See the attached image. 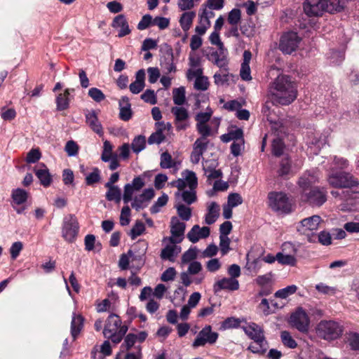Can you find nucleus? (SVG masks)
<instances>
[{
  "label": "nucleus",
  "mask_w": 359,
  "mask_h": 359,
  "mask_svg": "<svg viewBox=\"0 0 359 359\" xmlns=\"http://www.w3.org/2000/svg\"><path fill=\"white\" fill-rule=\"evenodd\" d=\"M270 106L287 105L297 98L295 83L286 75H279L269 87Z\"/></svg>",
  "instance_id": "nucleus-1"
},
{
  "label": "nucleus",
  "mask_w": 359,
  "mask_h": 359,
  "mask_svg": "<svg viewBox=\"0 0 359 359\" xmlns=\"http://www.w3.org/2000/svg\"><path fill=\"white\" fill-rule=\"evenodd\" d=\"M349 0H305L304 13L309 17L322 16L325 12L341 11Z\"/></svg>",
  "instance_id": "nucleus-2"
},
{
  "label": "nucleus",
  "mask_w": 359,
  "mask_h": 359,
  "mask_svg": "<svg viewBox=\"0 0 359 359\" xmlns=\"http://www.w3.org/2000/svg\"><path fill=\"white\" fill-rule=\"evenodd\" d=\"M182 175L185 177L188 189H184L182 191H177L175 194V201H182V203L184 202L187 205H191L197 200L196 189L198 186V179L195 172L188 170L183 171Z\"/></svg>",
  "instance_id": "nucleus-3"
},
{
  "label": "nucleus",
  "mask_w": 359,
  "mask_h": 359,
  "mask_svg": "<svg viewBox=\"0 0 359 359\" xmlns=\"http://www.w3.org/2000/svg\"><path fill=\"white\" fill-rule=\"evenodd\" d=\"M330 186L334 188H355L359 186V180L348 172L332 170L327 177Z\"/></svg>",
  "instance_id": "nucleus-4"
},
{
  "label": "nucleus",
  "mask_w": 359,
  "mask_h": 359,
  "mask_svg": "<svg viewBox=\"0 0 359 359\" xmlns=\"http://www.w3.org/2000/svg\"><path fill=\"white\" fill-rule=\"evenodd\" d=\"M127 332L126 326H121V320L115 314L109 316L103 330V335L105 338L111 339L115 343H119Z\"/></svg>",
  "instance_id": "nucleus-5"
},
{
  "label": "nucleus",
  "mask_w": 359,
  "mask_h": 359,
  "mask_svg": "<svg viewBox=\"0 0 359 359\" xmlns=\"http://www.w3.org/2000/svg\"><path fill=\"white\" fill-rule=\"evenodd\" d=\"M323 222V220L319 215H313L301 220L297 225V230L299 233L306 236L310 243H315L316 235L313 231L318 230Z\"/></svg>",
  "instance_id": "nucleus-6"
},
{
  "label": "nucleus",
  "mask_w": 359,
  "mask_h": 359,
  "mask_svg": "<svg viewBox=\"0 0 359 359\" xmlns=\"http://www.w3.org/2000/svg\"><path fill=\"white\" fill-rule=\"evenodd\" d=\"M316 332L322 339L332 341L339 338L342 334L343 327L335 321L322 320L317 326Z\"/></svg>",
  "instance_id": "nucleus-7"
},
{
  "label": "nucleus",
  "mask_w": 359,
  "mask_h": 359,
  "mask_svg": "<svg viewBox=\"0 0 359 359\" xmlns=\"http://www.w3.org/2000/svg\"><path fill=\"white\" fill-rule=\"evenodd\" d=\"M268 199L269 207L275 211L288 212L291 210V202L283 192H270Z\"/></svg>",
  "instance_id": "nucleus-8"
},
{
  "label": "nucleus",
  "mask_w": 359,
  "mask_h": 359,
  "mask_svg": "<svg viewBox=\"0 0 359 359\" xmlns=\"http://www.w3.org/2000/svg\"><path fill=\"white\" fill-rule=\"evenodd\" d=\"M326 191L318 187L305 189L301 194V200L312 206H320L326 201Z\"/></svg>",
  "instance_id": "nucleus-9"
},
{
  "label": "nucleus",
  "mask_w": 359,
  "mask_h": 359,
  "mask_svg": "<svg viewBox=\"0 0 359 359\" xmlns=\"http://www.w3.org/2000/svg\"><path fill=\"white\" fill-rule=\"evenodd\" d=\"M79 222L76 217L73 215H69L65 217L62 226V237L69 242H73L79 231Z\"/></svg>",
  "instance_id": "nucleus-10"
},
{
  "label": "nucleus",
  "mask_w": 359,
  "mask_h": 359,
  "mask_svg": "<svg viewBox=\"0 0 359 359\" xmlns=\"http://www.w3.org/2000/svg\"><path fill=\"white\" fill-rule=\"evenodd\" d=\"M301 41V38L296 32H289L285 33L280 38L279 48L285 54H291L296 50Z\"/></svg>",
  "instance_id": "nucleus-11"
},
{
  "label": "nucleus",
  "mask_w": 359,
  "mask_h": 359,
  "mask_svg": "<svg viewBox=\"0 0 359 359\" xmlns=\"http://www.w3.org/2000/svg\"><path fill=\"white\" fill-rule=\"evenodd\" d=\"M290 323L299 332L304 333L309 330L310 320L306 312L299 308L291 315Z\"/></svg>",
  "instance_id": "nucleus-12"
},
{
  "label": "nucleus",
  "mask_w": 359,
  "mask_h": 359,
  "mask_svg": "<svg viewBox=\"0 0 359 359\" xmlns=\"http://www.w3.org/2000/svg\"><path fill=\"white\" fill-rule=\"evenodd\" d=\"M171 113L175 116V125L177 130H184L190 126L189 113L185 107H173L171 108Z\"/></svg>",
  "instance_id": "nucleus-13"
},
{
  "label": "nucleus",
  "mask_w": 359,
  "mask_h": 359,
  "mask_svg": "<svg viewBox=\"0 0 359 359\" xmlns=\"http://www.w3.org/2000/svg\"><path fill=\"white\" fill-rule=\"evenodd\" d=\"M186 224L181 222L178 217H172L170 221V233L171 236L165 238L163 241H169L172 243H180L182 241L181 238L185 231Z\"/></svg>",
  "instance_id": "nucleus-14"
},
{
  "label": "nucleus",
  "mask_w": 359,
  "mask_h": 359,
  "mask_svg": "<svg viewBox=\"0 0 359 359\" xmlns=\"http://www.w3.org/2000/svg\"><path fill=\"white\" fill-rule=\"evenodd\" d=\"M11 198L14 210L18 214H23L27 208L25 203L29 198V193L22 189L18 188L12 191Z\"/></svg>",
  "instance_id": "nucleus-15"
},
{
  "label": "nucleus",
  "mask_w": 359,
  "mask_h": 359,
  "mask_svg": "<svg viewBox=\"0 0 359 359\" xmlns=\"http://www.w3.org/2000/svg\"><path fill=\"white\" fill-rule=\"evenodd\" d=\"M188 80L195 79L194 88L198 90L204 91L208 88L209 82L208 77L203 76V69L198 68L196 69H189L187 73Z\"/></svg>",
  "instance_id": "nucleus-16"
},
{
  "label": "nucleus",
  "mask_w": 359,
  "mask_h": 359,
  "mask_svg": "<svg viewBox=\"0 0 359 359\" xmlns=\"http://www.w3.org/2000/svg\"><path fill=\"white\" fill-rule=\"evenodd\" d=\"M262 112L270 122L271 130L276 133L277 137H279L280 133H285L284 127L282 123L277 119L274 109H271L269 102H266L262 109Z\"/></svg>",
  "instance_id": "nucleus-17"
},
{
  "label": "nucleus",
  "mask_w": 359,
  "mask_h": 359,
  "mask_svg": "<svg viewBox=\"0 0 359 359\" xmlns=\"http://www.w3.org/2000/svg\"><path fill=\"white\" fill-rule=\"evenodd\" d=\"M217 337V333L212 332L210 326H206L199 332L193 343V346L198 347L204 346L206 343L213 344L216 341Z\"/></svg>",
  "instance_id": "nucleus-18"
},
{
  "label": "nucleus",
  "mask_w": 359,
  "mask_h": 359,
  "mask_svg": "<svg viewBox=\"0 0 359 359\" xmlns=\"http://www.w3.org/2000/svg\"><path fill=\"white\" fill-rule=\"evenodd\" d=\"M245 333L252 339L256 345H262L264 342L263 330L255 323H250L243 327Z\"/></svg>",
  "instance_id": "nucleus-19"
},
{
  "label": "nucleus",
  "mask_w": 359,
  "mask_h": 359,
  "mask_svg": "<svg viewBox=\"0 0 359 359\" xmlns=\"http://www.w3.org/2000/svg\"><path fill=\"white\" fill-rule=\"evenodd\" d=\"M239 288V282L237 279L231 278H223L214 283L213 290L218 292L222 290L235 291Z\"/></svg>",
  "instance_id": "nucleus-20"
},
{
  "label": "nucleus",
  "mask_w": 359,
  "mask_h": 359,
  "mask_svg": "<svg viewBox=\"0 0 359 359\" xmlns=\"http://www.w3.org/2000/svg\"><path fill=\"white\" fill-rule=\"evenodd\" d=\"M210 230L208 226L200 227L194 225L187 233L188 239L193 243H196L201 238H208L210 236Z\"/></svg>",
  "instance_id": "nucleus-21"
},
{
  "label": "nucleus",
  "mask_w": 359,
  "mask_h": 359,
  "mask_svg": "<svg viewBox=\"0 0 359 359\" xmlns=\"http://www.w3.org/2000/svg\"><path fill=\"white\" fill-rule=\"evenodd\" d=\"M156 131L152 133L148 139V143L149 144H158L161 143L165 139V136L163 134V130H165L167 127L169 129L171 126L169 123L165 124L163 122H158L156 123Z\"/></svg>",
  "instance_id": "nucleus-22"
},
{
  "label": "nucleus",
  "mask_w": 359,
  "mask_h": 359,
  "mask_svg": "<svg viewBox=\"0 0 359 359\" xmlns=\"http://www.w3.org/2000/svg\"><path fill=\"white\" fill-rule=\"evenodd\" d=\"M112 27L118 29V37H123L130 33L128 23L123 15H118L113 20Z\"/></svg>",
  "instance_id": "nucleus-23"
},
{
  "label": "nucleus",
  "mask_w": 359,
  "mask_h": 359,
  "mask_svg": "<svg viewBox=\"0 0 359 359\" xmlns=\"http://www.w3.org/2000/svg\"><path fill=\"white\" fill-rule=\"evenodd\" d=\"M251 57V53L249 50H245L243 53V61L240 70V76L243 81H250L252 79L250 67Z\"/></svg>",
  "instance_id": "nucleus-24"
},
{
  "label": "nucleus",
  "mask_w": 359,
  "mask_h": 359,
  "mask_svg": "<svg viewBox=\"0 0 359 359\" xmlns=\"http://www.w3.org/2000/svg\"><path fill=\"white\" fill-rule=\"evenodd\" d=\"M161 251V257L163 259L170 262L175 261V257L181 252V248L176 245L177 243L169 242Z\"/></svg>",
  "instance_id": "nucleus-25"
},
{
  "label": "nucleus",
  "mask_w": 359,
  "mask_h": 359,
  "mask_svg": "<svg viewBox=\"0 0 359 359\" xmlns=\"http://www.w3.org/2000/svg\"><path fill=\"white\" fill-rule=\"evenodd\" d=\"M86 123L89 127L97 134L102 135L103 130L95 111H88L86 114Z\"/></svg>",
  "instance_id": "nucleus-26"
},
{
  "label": "nucleus",
  "mask_w": 359,
  "mask_h": 359,
  "mask_svg": "<svg viewBox=\"0 0 359 359\" xmlns=\"http://www.w3.org/2000/svg\"><path fill=\"white\" fill-rule=\"evenodd\" d=\"M145 72L144 69H140L135 76V81L130 83L129 88L133 94H138L144 88L145 86Z\"/></svg>",
  "instance_id": "nucleus-27"
},
{
  "label": "nucleus",
  "mask_w": 359,
  "mask_h": 359,
  "mask_svg": "<svg viewBox=\"0 0 359 359\" xmlns=\"http://www.w3.org/2000/svg\"><path fill=\"white\" fill-rule=\"evenodd\" d=\"M131 105L128 97H122L119 100L120 118L123 121H127L132 117Z\"/></svg>",
  "instance_id": "nucleus-28"
},
{
  "label": "nucleus",
  "mask_w": 359,
  "mask_h": 359,
  "mask_svg": "<svg viewBox=\"0 0 359 359\" xmlns=\"http://www.w3.org/2000/svg\"><path fill=\"white\" fill-rule=\"evenodd\" d=\"M196 15L195 11H186L181 15L179 23L184 32H187L190 29Z\"/></svg>",
  "instance_id": "nucleus-29"
},
{
  "label": "nucleus",
  "mask_w": 359,
  "mask_h": 359,
  "mask_svg": "<svg viewBox=\"0 0 359 359\" xmlns=\"http://www.w3.org/2000/svg\"><path fill=\"white\" fill-rule=\"evenodd\" d=\"M74 89L67 88L65 90L64 93H60L57 95L55 99L57 109L58 111L66 110L69 107V95L71 91H73Z\"/></svg>",
  "instance_id": "nucleus-30"
},
{
  "label": "nucleus",
  "mask_w": 359,
  "mask_h": 359,
  "mask_svg": "<svg viewBox=\"0 0 359 359\" xmlns=\"http://www.w3.org/2000/svg\"><path fill=\"white\" fill-rule=\"evenodd\" d=\"M208 212L205 217L206 224L210 225L216 222L219 215V206L215 202L210 203L208 208Z\"/></svg>",
  "instance_id": "nucleus-31"
},
{
  "label": "nucleus",
  "mask_w": 359,
  "mask_h": 359,
  "mask_svg": "<svg viewBox=\"0 0 359 359\" xmlns=\"http://www.w3.org/2000/svg\"><path fill=\"white\" fill-rule=\"evenodd\" d=\"M43 168L35 169V174L40 180L41 184L44 187H48L52 182V177L46 166L42 163Z\"/></svg>",
  "instance_id": "nucleus-32"
},
{
  "label": "nucleus",
  "mask_w": 359,
  "mask_h": 359,
  "mask_svg": "<svg viewBox=\"0 0 359 359\" xmlns=\"http://www.w3.org/2000/svg\"><path fill=\"white\" fill-rule=\"evenodd\" d=\"M83 326V318L81 315L74 314L71 323V334L74 339L76 338Z\"/></svg>",
  "instance_id": "nucleus-33"
},
{
  "label": "nucleus",
  "mask_w": 359,
  "mask_h": 359,
  "mask_svg": "<svg viewBox=\"0 0 359 359\" xmlns=\"http://www.w3.org/2000/svg\"><path fill=\"white\" fill-rule=\"evenodd\" d=\"M198 25L195 27V32L199 35H204L210 27L211 22L207 17L198 12Z\"/></svg>",
  "instance_id": "nucleus-34"
},
{
  "label": "nucleus",
  "mask_w": 359,
  "mask_h": 359,
  "mask_svg": "<svg viewBox=\"0 0 359 359\" xmlns=\"http://www.w3.org/2000/svg\"><path fill=\"white\" fill-rule=\"evenodd\" d=\"M175 208L178 216L184 221H189L191 217V208L186 206L182 201H175Z\"/></svg>",
  "instance_id": "nucleus-35"
},
{
  "label": "nucleus",
  "mask_w": 359,
  "mask_h": 359,
  "mask_svg": "<svg viewBox=\"0 0 359 359\" xmlns=\"http://www.w3.org/2000/svg\"><path fill=\"white\" fill-rule=\"evenodd\" d=\"M208 164H212L213 166H216L217 163L215 161H205L203 164V170L208 180H216L222 176V172L219 170L209 169Z\"/></svg>",
  "instance_id": "nucleus-36"
},
{
  "label": "nucleus",
  "mask_w": 359,
  "mask_h": 359,
  "mask_svg": "<svg viewBox=\"0 0 359 359\" xmlns=\"http://www.w3.org/2000/svg\"><path fill=\"white\" fill-rule=\"evenodd\" d=\"M221 140L224 142H233L243 140V132L241 128L231 130L227 134L221 136Z\"/></svg>",
  "instance_id": "nucleus-37"
},
{
  "label": "nucleus",
  "mask_w": 359,
  "mask_h": 359,
  "mask_svg": "<svg viewBox=\"0 0 359 359\" xmlns=\"http://www.w3.org/2000/svg\"><path fill=\"white\" fill-rule=\"evenodd\" d=\"M172 99L174 103L177 105V107H180L184 104L186 101L185 88L184 87H180L173 89Z\"/></svg>",
  "instance_id": "nucleus-38"
},
{
  "label": "nucleus",
  "mask_w": 359,
  "mask_h": 359,
  "mask_svg": "<svg viewBox=\"0 0 359 359\" xmlns=\"http://www.w3.org/2000/svg\"><path fill=\"white\" fill-rule=\"evenodd\" d=\"M108 189L106 193V198L112 201H114L116 203H119L121 200V191L117 186L106 187Z\"/></svg>",
  "instance_id": "nucleus-39"
},
{
  "label": "nucleus",
  "mask_w": 359,
  "mask_h": 359,
  "mask_svg": "<svg viewBox=\"0 0 359 359\" xmlns=\"http://www.w3.org/2000/svg\"><path fill=\"white\" fill-rule=\"evenodd\" d=\"M177 162L172 159L168 152H163L161 155L160 166L163 169H168L176 166Z\"/></svg>",
  "instance_id": "nucleus-40"
},
{
  "label": "nucleus",
  "mask_w": 359,
  "mask_h": 359,
  "mask_svg": "<svg viewBox=\"0 0 359 359\" xmlns=\"http://www.w3.org/2000/svg\"><path fill=\"white\" fill-rule=\"evenodd\" d=\"M276 258L278 263L284 265L294 266L297 263L295 255L277 253Z\"/></svg>",
  "instance_id": "nucleus-41"
},
{
  "label": "nucleus",
  "mask_w": 359,
  "mask_h": 359,
  "mask_svg": "<svg viewBox=\"0 0 359 359\" xmlns=\"http://www.w3.org/2000/svg\"><path fill=\"white\" fill-rule=\"evenodd\" d=\"M168 201V196L166 194H163L161 197H159L155 203L151 207L150 212L151 214H156L160 212L161 208L165 206Z\"/></svg>",
  "instance_id": "nucleus-42"
},
{
  "label": "nucleus",
  "mask_w": 359,
  "mask_h": 359,
  "mask_svg": "<svg viewBox=\"0 0 359 359\" xmlns=\"http://www.w3.org/2000/svg\"><path fill=\"white\" fill-rule=\"evenodd\" d=\"M112 150L113 147L111 144L107 140L104 141L101 159L104 162H108L111 158H113L114 156H116V154H113Z\"/></svg>",
  "instance_id": "nucleus-43"
},
{
  "label": "nucleus",
  "mask_w": 359,
  "mask_h": 359,
  "mask_svg": "<svg viewBox=\"0 0 359 359\" xmlns=\"http://www.w3.org/2000/svg\"><path fill=\"white\" fill-rule=\"evenodd\" d=\"M241 20V11L238 8L232 9L228 15L227 21L231 26L238 25Z\"/></svg>",
  "instance_id": "nucleus-44"
},
{
  "label": "nucleus",
  "mask_w": 359,
  "mask_h": 359,
  "mask_svg": "<svg viewBox=\"0 0 359 359\" xmlns=\"http://www.w3.org/2000/svg\"><path fill=\"white\" fill-rule=\"evenodd\" d=\"M297 287L294 285L287 286L276 292L275 297L285 299L296 292Z\"/></svg>",
  "instance_id": "nucleus-45"
},
{
  "label": "nucleus",
  "mask_w": 359,
  "mask_h": 359,
  "mask_svg": "<svg viewBox=\"0 0 359 359\" xmlns=\"http://www.w3.org/2000/svg\"><path fill=\"white\" fill-rule=\"evenodd\" d=\"M280 338L283 344L290 348H294L297 346L295 340L292 338L290 332L287 331L281 332Z\"/></svg>",
  "instance_id": "nucleus-46"
},
{
  "label": "nucleus",
  "mask_w": 359,
  "mask_h": 359,
  "mask_svg": "<svg viewBox=\"0 0 359 359\" xmlns=\"http://www.w3.org/2000/svg\"><path fill=\"white\" fill-rule=\"evenodd\" d=\"M146 140L142 135L136 137L132 142V149L134 152L139 153L145 147Z\"/></svg>",
  "instance_id": "nucleus-47"
},
{
  "label": "nucleus",
  "mask_w": 359,
  "mask_h": 359,
  "mask_svg": "<svg viewBox=\"0 0 359 359\" xmlns=\"http://www.w3.org/2000/svg\"><path fill=\"white\" fill-rule=\"evenodd\" d=\"M212 114V111L208 109L205 112H200L196 115V124H208Z\"/></svg>",
  "instance_id": "nucleus-48"
},
{
  "label": "nucleus",
  "mask_w": 359,
  "mask_h": 359,
  "mask_svg": "<svg viewBox=\"0 0 359 359\" xmlns=\"http://www.w3.org/2000/svg\"><path fill=\"white\" fill-rule=\"evenodd\" d=\"M196 127L202 137L208 138L214 134L213 129L208 124H196Z\"/></svg>",
  "instance_id": "nucleus-49"
},
{
  "label": "nucleus",
  "mask_w": 359,
  "mask_h": 359,
  "mask_svg": "<svg viewBox=\"0 0 359 359\" xmlns=\"http://www.w3.org/2000/svg\"><path fill=\"white\" fill-rule=\"evenodd\" d=\"M41 157V153L39 148L32 149L27 154L26 162L27 163H35Z\"/></svg>",
  "instance_id": "nucleus-50"
},
{
  "label": "nucleus",
  "mask_w": 359,
  "mask_h": 359,
  "mask_svg": "<svg viewBox=\"0 0 359 359\" xmlns=\"http://www.w3.org/2000/svg\"><path fill=\"white\" fill-rule=\"evenodd\" d=\"M145 230V226L143 222L137 221L130 230V237L133 240L140 236Z\"/></svg>",
  "instance_id": "nucleus-51"
},
{
  "label": "nucleus",
  "mask_w": 359,
  "mask_h": 359,
  "mask_svg": "<svg viewBox=\"0 0 359 359\" xmlns=\"http://www.w3.org/2000/svg\"><path fill=\"white\" fill-rule=\"evenodd\" d=\"M241 320L239 318L234 317L227 318L221 325L223 330L231 329L238 327L241 324Z\"/></svg>",
  "instance_id": "nucleus-52"
},
{
  "label": "nucleus",
  "mask_w": 359,
  "mask_h": 359,
  "mask_svg": "<svg viewBox=\"0 0 359 359\" xmlns=\"http://www.w3.org/2000/svg\"><path fill=\"white\" fill-rule=\"evenodd\" d=\"M284 149V144L280 137H276L272 142V151L275 156H280Z\"/></svg>",
  "instance_id": "nucleus-53"
},
{
  "label": "nucleus",
  "mask_w": 359,
  "mask_h": 359,
  "mask_svg": "<svg viewBox=\"0 0 359 359\" xmlns=\"http://www.w3.org/2000/svg\"><path fill=\"white\" fill-rule=\"evenodd\" d=\"M262 266V262L259 259H255L252 262H248L245 266V269L250 273H257L259 269Z\"/></svg>",
  "instance_id": "nucleus-54"
},
{
  "label": "nucleus",
  "mask_w": 359,
  "mask_h": 359,
  "mask_svg": "<svg viewBox=\"0 0 359 359\" xmlns=\"http://www.w3.org/2000/svg\"><path fill=\"white\" fill-rule=\"evenodd\" d=\"M197 257V251L196 249H189L187 251H186L182 257V263L183 264L191 263L194 262V260Z\"/></svg>",
  "instance_id": "nucleus-55"
},
{
  "label": "nucleus",
  "mask_w": 359,
  "mask_h": 359,
  "mask_svg": "<svg viewBox=\"0 0 359 359\" xmlns=\"http://www.w3.org/2000/svg\"><path fill=\"white\" fill-rule=\"evenodd\" d=\"M211 57L215 65L221 69H224V70L226 72V67L227 65V60L225 57H219L217 52H214L212 53Z\"/></svg>",
  "instance_id": "nucleus-56"
},
{
  "label": "nucleus",
  "mask_w": 359,
  "mask_h": 359,
  "mask_svg": "<svg viewBox=\"0 0 359 359\" xmlns=\"http://www.w3.org/2000/svg\"><path fill=\"white\" fill-rule=\"evenodd\" d=\"M231 240L228 236H219V248L222 255H226L230 250Z\"/></svg>",
  "instance_id": "nucleus-57"
},
{
  "label": "nucleus",
  "mask_w": 359,
  "mask_h": 359,
  "mask_svg": "<svg viewBox=\"0 0 359 359\" xmlns=\"http://www.w3.org/2000/svg\"><path fill=\"white\" fill-rule=\"evenodd\" d=\"M100 180V170L98 168H93V172L88 174L86 177V182L88 185H92L97 183Z\"/></svg>",
  "instance_id": "nucleus-58"
},
{
  "label": "nucleus",
  "mask_w": 359,
  "mask_h": 359,
  "mask_svg": "<svg viewBox=\"0 0 359 359\" xmlns=\"http://www.w3.org/2000/svg\"><path fill=\"white\" fill-rule=\"evenodd\" d=\"M88 95L95 102H100L105 99L104 94L97 88H91L88 90Z\"/></svg>",
  "instance_id": "nucleus-59"
},
{
  "label": "nucleus",
  "mask_w": 359,
  "mask_h": 359,
  "mask_svg": "<svg viewBox=\"0 0 359 359\" xmlns=\"http://www.w3.org/2000/svg\"><path fill=\"white\" fill-rule=\"evenodd\" d=\"M316 289L320 293L324 294L333 295L336 292L334 287L329 286L325 283H320L316 285Z\"/></svg>",
  "instance_id": "nucleus-60"
},
{
  "label": "nucleus",
  "mask_w": 359,
  "mask_h": 359,
  "mask_svg": "<svg viewBox=\"0 0 359 359\" xmlns=\"http://www.w3.org/2000/svg\"><path fill=\"white\" fill-rule=\"evenodd\" d=\"M318 241L323 245H330L332 243V237L330 233L326 231H320L318 236H316Z\"/></svg>",
  "instance_id": "nucleus-61"
},
{
  "label": "nucleus",
  "mask_w": 359,
  "mask_h": 359,
  "mask_svg": "<svg viewBox=\"0 0 359 359\" xmlns=\"http://www.w3.org/2000/svg\"><path fill=\"white\" fill-rule=\"evenodd\" d=\"M23 248V244L20 241L14 242L10 248V254L12 259H15Z\"/></svg>",
  "instance_id": "nucleus-62"
},
{
  "label": "nucleus",
  "mask_w": 359,
  "mask_h": 359,
  "mask_svg": "<svg viewBox=\"0 0 359 359\" xmlns=\"http://www.w3.org/2000/svg\"><path fill=\"white\" fill-rule=\"evenodd\" d=\"M281 252L279 253L296 255L297 248L291 242H285L281 246Z\"/></svg>",
  "instance_id": "nucleus-63"
},
{
  "label": "nucleus",
  "mask_w": 359,
  "mask_h": 359,
  "mask_svg": "<svg viewBox=\"0 0 359 359\" xmlns=\"http://www.w3.org/2000/svg\"><path fill=\"white\" fill-rule=\"evenodd\" d=\"M154 18L150 15H144L137 25V29L144 30L148 28L150 25H153Z\"/></svg>",
  "instance_id": "nucleus-64"
}]
</instances>
